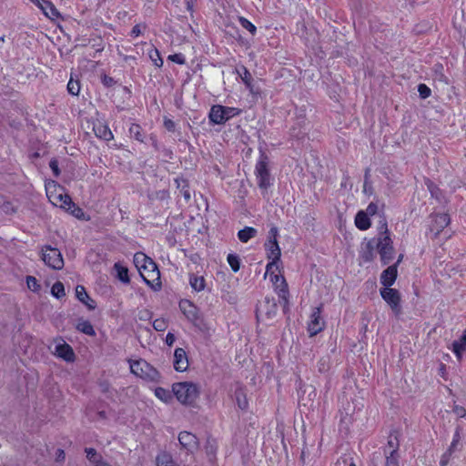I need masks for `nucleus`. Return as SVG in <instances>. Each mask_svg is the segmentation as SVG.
Listing matches in <instances>:
<instances>
[{"label":"nucleus","mask_w":466,"mask_h":466,"mask_svg":"<svg viewBox=\"0 0 466 466\" xmlns=\"http://www.w3.org/2000/svg\"><path fill=\"white\" fill-rule=\"evenodd\" d=\"M379 229L378 238L375 239V248L378 249L383 264H388L394 256L393 242L385 221L381 223Z\"/></svg>","instance_id":"2"},{"label":"nucleus","mask_w":466,"mask_h":466,"mask_svg":"<svg viewBox=\"0 0 466 466\" xmlns=\"http://www.w3.org/2000/svg\"><path fill=\"white\" fill-rule=\"evenodd\" d=\"M178 441L182 448L191 453L198 447L197 437L189 431H181L178 435Z\"/></svg>","instance_id":"16"},{"label":"nucleus","mask_w":466,"mask_h":466,"mask_svg":"<svg viewBox=\"0 0 466 466\" xmlns=\"http://www.w3.org/2000/svg\"><path fill=\"white\" fill-rule=\"evenodd\" d=\"M26 286L33 292H39L41 285L37 279L33 276L26 277Z\"/></svg>","instance_id":"41"},{"label":"nucleus","mask_w":466,"mask_h":466,"mask_svg":"<svg viewBox=\"0 0 466 466\" xmlns=\"http://www.w3.org/2000/svg\"><path fill=\"white\" fill-rule=\"evenodd\" d=\"M147 54H148L150 60L153 62V64L156 66L161 67L163 66V59L161 58L159 51L157 48L151 47L147 51Z\"/></svg>","instance_id":"37"},{"label":"nucleus","mask_w":466,"mask_h":466,"mask_svg":"<svg viewBox=\"0 0 466 466\" xmlns=\"http://www.w3.org/2000/svg\"><path fill=\"white\" fill-rule=\"evenodd\" d=\"M129 368L132 374L147 380V381H158L160 374L157 369L147 362L145 360H129Z\"/></svg>","instance_id":"3"},{"label":"nucleus","mask_w":466,"mask_h":466,"mask_svg":"<svg viewBox=\"0 0 466 466\" xmlns=\"http://www.w3.org/2000/svg\"><path fill=\"white\" fill-rule=\"evenodd\" d=\"M150 260L151 258L142 252H137L134 255V264L138 271Z\"/></svg>","instance_id":"35"},{"label":"nucleus","mask_w":466,"mask_h":466,"mask_svg":"<svg viewBox=\"0 0 466 466\" xmlns=\"http://www.w3.org/2000/svg\"><path fill=\"white\" fill-rule=\"evenodd\" d=\"M277 304L273 299L266 298L262 302L258 305L257 315L258 318L262 319H270L277 313Z\"/></svg>","instance_id":"12"},{"label":"nucleus","mask_w":466,"mask_h":466,"mask_svg":"<svg viewBox=\"0 0 466 466\" xmlns=\"http://www.w3.org/2000/svg\"><path fill=\"white\" fill-rule=\"evenodd\" d=\"M54 354L67 362L74 361L76 358L72 347L62 339L56 340Z\"/></svg>","instance_id":"13"},{"label":"nucleus","mask_w":466,"mask_h":466,"mask_svg":"<svg viewBox=\"0 0 466 466\" xmlns=\"http://www.w3.org/2000/svg\"><path fill=\"white\" fill-rule=\"evenodd\" d=\"M63 209L68 211L71 215H73L75 218L79 219H85V213L82 208L77 207L75 203L72 202L70 199V203L66 205V208H64Z\"/></svg>","instance_id":"34"},{"label":"nucleus","mask_w":466,"mask_h":466,"mask_svg":"<svg viewBox=\"0 0 466 466\" xmlns=\"http://www.w3.org/2000/svg\"><path fill=\"white\" fill-rule=\"evenodd\" d=\"M93 130L97 137L106 141H110L114 137L113 133L111 132L108 126L100 121H97L94 124Z\"/></svg>","instance_id":"21"},{"label":"nucleus","mask_w":466,"mask_h":466,"mask_svg":"<svg viewBox=\"0 0 466 466\" xmlns=\"http://www.w3.org/2000/svg\"><path fill=\"white\" fill-rule=\"evenodd\" d=\"M157 466H178L171 454L162 451L156 458Z\"/></svg>","instance_id":"28"},{"label":"nucleus","mask_w":466,"mask_h":466,"mask_svg":"<svg viewBox=\"0 0 466 466\" xmlns=\"http://www.w3.org/2000/svg\"><path fill=\"white\" fill-rule=\"evenodd\" d=\"M265 278H268L275 289L285 291L287 284L284 277L281 275L279 263L269 262L266 267Z\"/></svg>","instance_id":"8"},{"label":"nucleus","mask_w":466,"mask_h":466,"mask_svg":"<svg viewBox=\"0 0 466 466\" xmlns=\"http://www.w3.org/2000/svg\"><path fill=\"white\" fill-rule=\"evenodd\" d=\"M142 34V30H141V25H136L132 30H131V35L133 37H137L139 36L140 35Z\"/></svg>","instance_id":"54"},{"label":"nucleus","mask_w":466,"mask_h":466,"mask_svg":"<svg viewBox=\"0 0 466 466\" xmlns=\"http://www.w3.org/2000/svg\"><path fill=\"white\" fill-rule=\"evenodd\" d=\"M165 127L168 129V130H172L174 128V122L170 119H166L165 122Z\"/></svg>","instance_id":"58"},{"label":"nucleus","mask_w":466,"mask_h":466,"mask_svg":"<svg viewBox=\"0 0 466 466\" xmlns=\"http://www.w3.org/2000/svg\"><path fill=\"white\" fill-rule=\"evenodd\" d=\"M256 234L257 230L254 228L246 227L238 232V238L241 242L246 243L250 238H254Z\"/></svg>","instance_id":"32"},{"label":"nucleus","mask_w":466,"mask_h":466,"mask_svg":"<svg viewBox=\"0 0 466 466\" xmlns=\"http://www.w3.org/2000/svg\"><path fill=\"white\" fill-rule=\"evenodd\" d=\"M49 167H50V168L52 169V171H53L54 175H55L56 177H58V176H59V174H60V170H59V167H58V162H57V160H56V159H52V160L50 161V163H49Z\"/></svg>","instance_id":"52"},{"label":"nucleus","mask_w":466,"mask_h":466,"mask_svg":"<svg viewBox=\"0 0 466 466\" xmlns=\"http://www.w3.org/2000/svg\"><path fill=\"white\" fill-rule=\"evenodd\" d=\"M172 393L177 400L185 406H194L200 395V387L192 381H181L172 384Z\"/></svg>","instance_id":"1"},{"label":"nucleus","mask_w":466,"mask_h":466,"mask_svg":"<svg viewBox=\"0 0 466 466\" xmlns=\"http://www.w3.org/2000/svg\"><path fill=\"white\" fill-rule=\"evenodd\" d=\"M337 464L339 466H340L341 464L347 465L348 464V460L347 459H342L341 461L339 460ZM349 466H356V464H355V462L352 460H350V461L349 462Z\"/></svg>","instance_id":"56"},{"label":"nucleus","mask_w":466,"mask_h":466,"mask_svg":"<svg viewBox=\"0 0 466 466\" xmlns=\"http://www.w3.org/2000/svg\"><path fill=\"white\" fill-rule=\"evenodd\" d=\"M189 285L196 292H200L206 288V280L203 276L191 274L189 276Z\"/></svg>","instance_id":"26"},{"label":"nucleus","mask_w":466,"mask_h":466,"mask_svg":"<svg viewBox=\"0 0 466 466\" xmlns=\"http://www.w3.org/2000/svg\"><path fill=\"white\" fill-rule=\"evenodd\" d=\"M46 191L49 201L56 207L64 208L70 203L71 198L65 193L61 186L53 180L46 183Z\"/></svg>","instance_id":"4"},{"label":"nucleus","mask_w":466,"mask_h":466,"mask_svg":"<svg viewBox=\"0 0 466 466\" xmlns=\"http://www.w3.org/2000/svg\"><path fill=\"white\" fill-rule=\"evenodd\" d=\"M189 361L186 350L182 348H177L174 351L173 367L177 372H184L188 369Z\"/></svg>","instance_id":"15"},{"label":"nucleus","mask_w":466,"mask_h":466,"mask_svg":"<svg viewBox=\"0 0 466 466\" xmlns=\"http://www.w3.org/2000/svg\"><path fill=\"white\" fill-rule=\"evenodd\" d=\"M176 341V337L173 333L171 332H168L166 336V343L168 345V346H172L174 344V342Z\"/></svg>","instance_id":"55"},{"label":"nucleus","mask_w":466,"mask_h":466,"mask_svg":"<svg viewBox=\"0 0 466 466\" xmlns=\"http://www.w3.org/2000/svg\"><path fill=\"white\" fill-rule=\"evenodd\" d=\"M139 274L153 290L157 291L161 289L160 272L152 259L139 270Z\"/></svg>","instance_id":"5"},{"label":"nucleus","mask_w":466,"mask_h":466,"mask_svg":"<svg viewBox=\"0 0 466 466\" xmlns=\"http://www.w3.org/2000/svg\"><path fill=\"white\" fill-rule=\"evenodd\" d=\"M418 92L420 96L423 99L428 98L431 94L430 87H428L425 84H420L418 86Z\"/></svg>","instance_id":"45"},{"label":"nucleus","mask_w":466,"mask_h":466,"mask_svg":"<svg viewBox=\"0 0 466 466\" xmlns=\"http://www.w3.org/2000/svg\"><path fill=\"white\" fill-rule=\"evenodd\" d=\"M270 234L272 235V238H270L268 242L265 244L266 251H267V258L271 260L270 262L278 263L280 259L281 251L280 248L278 244L276 235H277V229L272 228L270 230Z\"/></svg>","instance_id":"11"},{"label":"nucleus","mask_w":466,"mask_h":466,"mask_svg":"<svg viewBox=\"0 0 466 466\" xmlns=\"http://www.w3.org/2000/svg\"><path fill=\"white\" fill-rule=\"evenodd\" d=\"M67 90H68L69 94H71L72 96H78V94L80 92L79 81L70 78V80L67 83Z\"/></svg>","instance_id":"40"},{"label":"nucleus","mask_w":466,"mask_h":466,"mask_svg":"<svg viewBox=\"0 0 466 466\" xmlns=\"http://www.w3.org/2000/svg\"><path fill=\"white\" fill-rule=\"evenodd\" d=\"M104 81H105V83H106V84H108L109 82H111V81H112V79H111V78H109V79L107 80V79H106V77H105Z\"/></svg>","instance_id":"63"},{"label":"nucleus","mask_w":466,"mask_h":466,"mask_svg":"<svg viewBox=\"0 0 466 466\" xmlns=\"http://www.w3.org/2000/svg\"><path fill=\"white\" fill-rule=\"evenodd\" d=\"M34 3L40 10L43 8L44 4L46 3L47 0H30Z\"/></svg>","instance_id":"57"},{"label":"nucleus","mask_w":466,"mask_h":466,"mask_svg":"<svg viewBox=\"0 0 466 466\" xmlns=\"http://www.w3.org/2000/svg\"><path fill=\"white\" fill-rule=\"evenodd\" d=\"M43 14L51 20H56L60 16L58 10L55 7V5L47 0L46 4H44L43 8L41 9Z\"/></svg>","instance_id":"31"},{"label":"nucleus","mask_w":466,"mask_h":466,"mask_svg":"<svg viewBox=\"0 0 466 466\" xmlns=\"http://www.w3.org/2000/svg\"><path fill=\"white\" fill-rule=\"evenodd\" d=\"M57 460L58 461H63L65 459V451L63 450H57Z\"/></svg>","instance_id":"59"},{"label":"nucleus","mask_w":466,"mask_h":466,"mask_svg":"<svg viewBox=\"0 0 466 466\" xmlns=\"http://www.w3.org/2000/svg\"><path fill=\"white\" fill-rule=\"evenodd\" d=\"M402 258H403V255H400L399 258H398L397 263L395 265L398 266L401 262Z\"/></svg>","instance_id":"61"},{"label":"nucleus","mask_w":466,"mask_h":466,"mask_svg":"<svg viewBox=\"0 0 466 466\" xmlns=\"http://www.w3.org/2000/svg\"><path fill=\"white\" fill-rule=\"evenodd\" d=\"M397 265H391L388 267L380 276V283L385 288H390L397 279Z\"/></svg>","instance_id":"19"},{"label":"nucleus","mask_w":466,"mask_h":466,"mask_svg":"<svg viewBox=\"0 0 466 466\" xmlns=\"http://www.w3.org/2000/svg\"><path fill=\"white\" fill-rule=\"evenodd\" d=\"M453 412L459 417V418H464L466 417V410L462 406L456 405L453 408Z\"/></svg>","instance_id":"50"},{"label":"nucleus","mask_w":466,"mask_h":466,"mask_svg":"<svg viewBox=\"0 0 466 466\" xmlns=\"http://www.w3.org/2000/svg\"><path fill=\"white\" fill-rule=\"evenodd\" d=\"M129 132L137 140L143 141L142 128L139 125L133 124L129 127Z\"/></svg>","instance_id":"42"},{"label":"nucleus","mask_w":466,"mask_h":466,"mask_svg":"<svg viewBox=\"0 0 466 466\" xmlns=\"http://www.w3.org/2000/svg\"><path fill=\"white\" fill-rule=\"evenodd\" d=\"M154 394L160 401L166 404H169L173 400L172 391L170 392L168 390L162 387L155 388Z\"/></svg>","instance_id":"29"},{"label":"nucleus","mask_w":466,"mask_h":466,"mask_svg":"<svg viewBox=\"0 0 466 466\" xmlns=\"http://www.w3.org/2000/svg\"><path fill=\"white\" fill-rule=\"evenodd\" d=\"M382 299L389 304L395 314L400 312V297L397 289L391 288H384L380 289Z\"/></svg>","instance_id":"10"},{"label":"nucleus","mask_w":466,"mask_h":466,"mask_svg":"<svg viewBox=\"0 0 466 466\" xmlns=\"http://www.w3.org/2000/svg\"><path fill=\"white\" fill-rule=\"evenodd\" d=\"M76 329L88 336H96V331L90 321L86 319H79L76 326Z\"/></svg>","instance_id":"30"},{"label":"nucleus","mask_w":466,"mask_h":466,"mask_svg":"<svg viewBox=\"0 0 466 466\" xmlns=\"http://www.w3.org/2000/svg\"><path fill=\"white\" fill-rule=\"evenodd\" d=\"M355 225L360 230H367L370 227V217L364 210H360L355 217Z\"/></svg>","instance_id":"25"},{"label":"nucleus","mask_w":466,"mask_h":466,"mask_svg":"<svg viewBox=\"0 0 466 466\" xmlns=\"http://www.w3.org/2000/svg\"><path fill=\"white\" fill-rule=\"evenodd\" d=\"M375 238L369 240L362 248L360 257L364 262L371 261L375 257Z\"/></svg>","instance_id":"24"},{"label":"nucleus","mask_w":466,"mask_h":466,"mask_svg":"<svg viewBox=\"0 0 466 466\" xmlns=\"http://www.w3.org/2000/svg\"><path fill=\"white\" fill-rule=\"evenodd\" d=\"M449 223L450 218L447 214H437L431 218L430 230L437 236Z\"/></svg>","instance_id":"17"},{"label":"nucleus","mask_w":466,"mask_h":466,"mask_svg":"<svg viewBox=\"0 0 466 466\" xmlns=\"http://www.w3.org/2000/svg\"><path fill=\"white\" fill-rule=\"evenodd\" d=\"M168 59L178 65H184L186 62L184 56L181 54L170 55L168 56Z\"/></svg>","instance_id":"48"},{"label":"nucleus","mask_w":466,"mask_h":466,"mask_svg":"<svg viewBox=\"0 0 466 466\" xmlns=\"http://www.w3.org/2000/svg\"><path fill=\"white\" fill-rule=\"evenodd\" d=\"M3 202H4V199H3V198L0 196V206L3 204Z\"/></svg>","instance_id":"64"},{"label":"nucleus","mask_w":466,"mask_h":466,"mask_svg":"<svg viewBox=\"0 0 466 466\" xmlns=\"http://www.w3.org/2000/svg\"><path fill=\"white\" fill-rule=\"evenodd\" d=\"M239 23L243 28L247 29L252 35L256 34V32H257L256 26L250 21H248L247 18L240 17Z\"/></svg>","instance_id":"44"},{"label":"nucleus","mask_w":466,"mask_h":466,"mask_svg":"<svg viewBox=\"0 0 466 466\" xmlns=\"http://www.w3.org/2000/svg\"><path fill=\"white\" fill-rule=\"evenodd\" d=\"M389 445L392 448V450L396 451V448H395L394 443H393L392 441H389Z\"/></svg>","instance_id":"62"},{"label":"nucleus","mask_w":466,"mask_h":466,"mask_svg":"<svg viewBox=\"0 0 466 466\" xmlns=\"http://www.w3.org/2000/svg\"><path fill=\"white\" fill-rule=\"evenodd\" d=\"M325 327V321L320 316V308H315L310 314L308 323V331L309 335L315 336L320 332Z\"/></svg>","instance_id":"14"},{"label":"nucleus","mask_w":466,"mask_h":466,"mask_svg":"<svg viewBox=\"0 0 466 466\" xmlns=\"http://www.w3.org/2000/svg\"><path fill=\"white\" fill-rule=\"evenodd\" d=\"M451 350L457 360H461L463 353L466 351V329L463 330L461 337L452 342Z\"/></svg>","instance_id":"22"},{"label":"nucleus","mask_w":466,"mask_h":466,"mask_svg":"<svg viewBox=\"0 0 466 466\" xmlns=\"http://www.w3.org/2000/svg\"><path fill=\"white\" fill-rule=\"evenodd\" d=\"M228 263L234 272H238L240 268V259L235 254H228L227 258Z\"/></svg>","instance_id":"39"},{"label":"nucleus","mask_w":466,"mask_h":466,"mask_svg":"<svg viewBox=\"0 0 466 466\" xmlns=\"http://www.w3.org/2000/svg\"><path fill=\"white\" fill-rule=\"evenodd\" d=\"M236 401L239 409L247 410L248 407V400L246 392L242 389H238L235 392Z\"/></svg>","instance_id":"33"},{"label":"nucleus","mask_w":466,"mask_h":466,"mask_svg":"<svg viewBox=\"0 0 466 466\" xmlns=\"http://www.w3.org/2000/svg\"><path fill=\"white\" fill-rule=\"evenodd\" d=\"M184 198H185L187 200H188V199L190 198V194H189V192H188V191H185V192H184Z\"/></svg>","instance_id":"60"},{"label":"nucleus","mask_w":466,"mask_h":466,"mask_svg":"<svg viewBox=\"0 0 466 466\" xmlns=\"http://www.w3.org/2000/svg\"><path fill=\"white\" fill-rule=\"evenodd\" d=\"M379 209H380L379 205L377 203L371 202L369 204V206L367 207L366 210H364V212H367L368 216L370 217V216H374L375 214H377Z\"/></svg>","instance_id":"47"},{"label":"nucleus","mask_w":466,"mask_h":466,"mask_svg":"<svg viewBox=\"0 0 466 466\" xmlns=\"http://www.w3.org/2000/svg\"><path fill=\"white\" fill-rule=\"evenodd\" d=\"M386 466H400L399 456L395 450L390 451V454L386 458Z\"/></svg>","instance_id":"43"},{"label":"nucleus","mask_w":466,"mask_h":466,"mask_svg":"<svg viewBox=\"0 0 466 466\" xmlns=\"http://www.w3.org/2000/svg\"><path fill=\"white\" fill-rule=\"evenodd\" d=\"M459 441H460V433H459V431H456L453 436L452 441L450 445V448L448 450H451V451H453L454 449L456 448V446L458 445Z\"/></svg>","instance_id":"53"},{"label":"nucleus","mask_w":466,"mask_h":466,"mask_svg":"<svg viewBox=\"0 0 466 466\" xmlns=\"http://www.w3.org/2000/svg\"><path fill=\"white\" fill-rule=\"evenodd\" d=\"M51 294L56 298L61 299L66 295L65 287L62 282H56L51 288Z\"/></svg>","instance_id":"38"},{"label":"nucleus","mask_w":466,"mask_h":466,"mask_svg":"<svg viewBox=\"0 0 466 466\" xmlns=\"http://www.w3.org/2000/svg\"><path fill=\"white\" fill-rule=\"evenodd\" d=\"M255 175L260 188L267 189L270 186V175L268 168L267 158L261 157L256 164Z\"/></svg>","instance_id":"9"},{"label":"nucleus","mask_w":466,"mask_h":466,"mask_svg":"<svg viewBox=\"0 0 466 466\" xmlns=\"http://www.w3.org/2000/svg\"><path fill=\"white\" fill-rule=\"evenodd\" d=\"M86 457L91 466H112L94 448L85 449Z\"/></svg>","instance_id":"18"},{"label":"nucleus","mask_w":466,"mask_h":466,"mask_svg":"<svg viewBox=\"0 0 466 466\" xmlns=\"http://www.w3.org/2000/svg\"><path fill=\"white\" fill-rule=\"evenodd\" d=\"M42 260L49 268L59 270L64 267V258L60 250L51 246L42 248Z\"/></svg>","instance_id":"7"},{"label":"nucleus","mask_w":466,"mask_h":466,"mask_svg":"<svg viewBox=\"0 0 466 466\" xmlns=\"http://www.w3.org/2000/svg\"><path fill=\"white\" fill-rule=\"evenodd\" d=\"M240 110L236 107L223 106L220 105L213 106L209 112V119L212 123L220 125L238 116Z\"/></svg>","instance_id":"6"},{"label":"nucleus","mask_w":466,"mask_h":466,"mask_svg":"<svg viewBox=\"0 0 466 466\" xmlns=\"http://www.w3.org/2000/svg\"><path fill=\"white\" fill-rule=\"evenodd\" d=\"M179 308L187 319L195 321L198 319V309L191 301L187 299L181 300Z\"/></svg>","instance_id":"20"},{"label":"nucleus","mask_w":466,"mask_h":466,"mask_svg":"<svg viewBox=\"0 0 466 466\" xmlns=\"http://www.w3.org/2000/svg\"><path fill=\"white\" fill-rule=\"evenodd\" d=\"M76 296L89 309H94L96 308L95 301L92 299H90V297L86 293V289L83 286H81V285L76 286Z\"/></svg>","instance_id":"23"},{"label":"nucleus","mask_w":466,"mask_h":466,"mask_svg":"<svg viewBox=\"0 0 466 466\" xmlns=\"http://www.w3.org/2000/svg\"><path fill=\"white\" fill-rule=\"evenodd\" d=\"M237 74L241 78L242 82L246 85L248 90L251 93H254L253 86H252V76L248 70L245 66H240L236 69Z\"/></svg>","instance_id":"27"},{"label":"nucleus","mask_w":466,"mask_h":466,"mask_svg":"<svg viewBox=\"0 0 466 466\" xmlns=\"http://www.w3.org/2000/svg\"><path fill=\"white\" fill-rule=\"evenodd\" d=\"M115 268L116 270L118 279L123 283H129L130 279L128 276V269L118 263L115 264Z\"/></svg>","instance_id":"36"},{"label":"nucleus","mask_w":466,"mask_h":466,"mask_svg":"<svg viewBox=\"0 0 466 466\" xmlns=\"http://www.w3.org/2000/svg\"><path fill=\"white\" fill-rule=\"evenodd\" d=\"M452 451L448 450L441 458L440 464L441 466H446L450 461Z\"/></svg>","instance_id":"51"},{"label":"nucleus","mask_w":466,"mask_h":466,"mask_svg":"<svg viewBox=\"0 0 466 466\" xmlns=\"http://www.w3.org/2000/svg\"><path fill=\"white\" fill-rule=\"evenodd\" d=\"M153 327L156 330L162 331L167 328L166 321L161 319H157L153 322Z\"/></svg>","instance_id":"49"},{"label":"nucleus","mask_w":466,"mask_h":466,"mask_svg":"<svg viewBox=\"0 0 466 466\" xmlns=\"http://www.w3.org/2000/svg\"><path fill=\"white\" fill-rule=\"evenodd\" d=\"M205 449L209 460H213L217 452V445L214 442H208Z\"/></svg>","instance_id":"46"}]
</instances>
